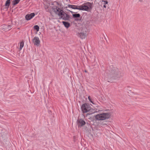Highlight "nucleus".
Instances as JSON below:
<instances>
[{"instance_id":"12","label":"nucleus","mask_w":150,"mask_h":150,"mask_svg":"<svg viewBox=\"0 0 150 150\" xmlns=\"http://www.w3.org/2000/svg\"><path fill=\"white\" fill-rule=\"evenodd\" d=\"M12 25H6L4 24L3 25V29L4 30H9L12 28Z\"/></svg>"},{"instance_id":"15","label":"nucleus","mask_w":150,"mask_h":150,"mask_svg":"<svg viewBox=\"0 0 150 150\" xmlns=\"http://www.w3.org/2000/svg\"><path fill=\"white\" fill-rule=\"evenodd\" d=\"M12 5L15 6L21 0H11Z\"/></svg>"},{"instance_id":"27","label":"nucleus","mask_w":150,"mask_h":150,"mask_svg":"<svg viewBox=\"0 0 150 150\" xmlns=\"http://www.w3.org/2000/svg\"><path fill=\"white\" fill-rule=\"evenodd\" d=\"M105 39L106 40V38H105Z\"/></svg>"},{"instance_id":"16","label":"nucleus","mask_w":150,"mask_h":150,"mask_svg":"<svg viewBox=\"0 0 150 150\" xmlns=\"http://www.w3.org/2000/svg\"><path fill=\"white\" fill-rule=\"evenodd\" d=\"M20 47L19 50H21L24 46V42L23 40L21 41L20 43Z\"/></svg>"},{"instance_id":"7","label":"nucleus","mask_w":150,"mask_h":150,"mask_svg":"<svg viewBox=\"0 0 150 150\" xmlns=\"http://www.w3.org/2000/svg\"><path fill=\"white\" fill-rule=\"evenodd\" d=\"M32 41L35 45L37 46H39L40 41L38 37L35 36L32 39Z\"/></svg>"},{"instance_id":"11","label":"nucleus","mask_w":150,"mask_h":150,"mask_svg":"<svg viewBox=\"0 0 150 150\" xmlns=\"http://www.w3.org/2000/svg\"><path fill=\"white\" fill-rule=\"evenodd\" d=\"M68 7L69 8H71L74 9H78L80 10V5L76 6L74 5L69 4L68 5Z\"/></svg>"},{"instance_id":"9","label":"nucleus","mask_w":150,"mask_h":150,"mask_svg":"<svg viewBox=\"0 0 150 150\" xmlns=\"http://www.w3.org/2000/svg\"><path fill=\"white\" fill-rule=\"evenodd\" d=\"M35 15L34 13H32L30 14H27L25 16V17L26 20L29 21L33 18Z\"/></svg>"},{"instance_id":"24","label":"nucleus","mask_w":150,"mask_h":150,"mask_svg":"<svg viewBox=\"0 0 150 150\" xmlns=\"http://www.w3.org/2000/svg\"><path fill=\"white\" fill-rule=\"evenodd\" d=\"M85 71L86 72H87V71L86 70H85Z\"/></svg>"},{"instance_id":"2","label":"nucleus","mask_w":150,"mask_h":150,"mask_svg":"<svg viewBox=\"0 0 150 150\" xmlns=\"http://www.w3.org/2000/svg\"><path fill=\"white\" fill-rule=\"evenodd\" d=\"M52 9L55 14L59 17V19L65 21H70V19L72 18L68 14L64 11L63 8H60L56 6H54L52 7Z\"/></svg>"},{"instance_id":"19","label":"nucleus","mask_w":150,"mask_h":150,"mask_svg":"<svg viewBox=\"0 0 150 150\" xmlns=\"http://www.w3.org/2000/svg\"><path fill=\"white\" fill-rule=\"evenodd\" d=\"M102 1V2H104V4H105V5H106L107 4L108 5V1H105V0H103Z\"/></svg>"},{"instance_id":"25","label":"nucleus","mask_w":150,"mask_h":150,"mask_svg":"<svg viewBox=\"0 0 150 150\" xmlns=\"http://www.w3.org/2000/svg\"><path fill=\"white\" fill-rule=\"evenodd\" d=\"M29 42H30V38H29Z\"/></svg>"},{"instance_id":"20","label":"nucleus","mask_w":150,"mask_h":150,"mask_svg":"<svg viewBox=\"0 0 150 150\" xmlns=\"http://www.w3.org/2000/svg\"><path fill=\"white\" fill-rule=\"evenodd\" d=\"M128 93L129 94H131V93H133V92L131 90H129V91L128 92Z\"/></svg>"},{"instance_id":"21","label":"nucleus","mask_w":150,"mask_h":150,"mask_svg":"<svg viewBox=\"0 0 150 150\" xmlns=\"http://www.w3.org/2000/svg\"><path fill=\"white\" fill-rule=\"evenodd\" d=\"M145 0H139V1L140 2H144L145 1Z\"/></svg>"},{"instance_id":"5","label":"nucleus","mask_w":150,"mask_h":150,"mask_svg":"<svg viewBox=\"0 0 150 150\" xmlns=\"http://www.w3.org/2000/svg\"><path fill=\"white\" fill-rule=\"evenodd\" d=\"M81 109L83 113H86L90 110L91 108L89 104H83L81 106Z\"/></svg>"},{"instance_id":"26","label":"nucleus","mask_w":150,"mask_h":150,"mask_svg":"<svg viewBox=\"0 0 150 150\" xmlns=\"http://www.w3.org/2000/svg\"><path fill=\"white\" fill-rule=\"evenodd\" d=\"M83 103H86V102H83Z\"/></svg>"},{"instance_id":"4","label":"nucleus","mask_w":150,"mask_h":150,"mask_svg":"<svg viewBox=\"0 0 150 150\" xmlns=\"http://www.w3.org/2000/svg\"><path fill=\"white\" fill-rule=\"evenodd\" d=\"M111 114L109 113H103L95 115V118L97 120H104L110 117Z\"/></svg>"},{"instance_id":"6","label":"nucleus","mask_w":150,"mask_h":150,"mask_svg":"<svg viewBox=\"0 0 150 150\" xmlns=\"http://www.w3.org/2000/svg\"><path fill=\"white\" fill-rule=\"evenodd\" d=\"M64 0H57V1H54L53 2L52 5H57L58 6H57L58 8H63V6L62 2H64Z\"/></svg>"},{"instance_id":"3","label":"nucleus","mask_w":150,"mask_h":150,"mask_svg":"<svg viewBox=\"0 0 150 150\" xmlns=\"http://www.w3.org/2000/svg\"><path fill=\"white\" fill-rule=\"evenodd\" d=\"M93 3L86 2L80 5V10L85 11L91 12L93 7Z\"/></svg>"},{"instance_id":"22","label":"nucleus","mask_w":150,"mask_h":150,"mask_svg":"<svg viewBox=\"0 0 150 150\" xmlns=\"http://www.w3.org/2000/svg\"><path fill=\"white\" fill-rule=\"evenodd\" d=\"M67 11H69L70 12H71V13H72V14H74V13H74V12H73V11H70V10H68V9H67Z\"/></svg>"},{"instance_id":"8","label":"nucleus","mask_w":150,"mask_h":150,"mask_svg":"<svg viewBox=\"0 0 150 150\" xmlns=\"http://www.w3.org/2000/svg\"><path fill=\"white\" fill-rule=\"evenodd\" d=\"M72 17L75 21H80L81 19V15L79 13H76L72 14Z\"/></svg>"},{"instance_id":"10","label":"nucleus","mask_w":150,"mask_h":150,"mask_svg":"<svg viewBox=\"0 0 150 150\" xmlns=\"http://www.w3.org/2000/svg\"><path fill=\"white\" fill-rule=\"evenodd\" d=\"M78 127H81L85 124V122L83 120L79 119L77 120Z\"/></svg>"},{"instance_id":"23","label":"nucleus","mask_w":150,"mask_h":150,"mask_svg":"<svg viewBox=\"0 0 150 150\" xmlns=\"http://www.w3.org/2000/svg\"><path fill=\"white\" fill-rule=\"evenodd\" d=\"M103 7L105 8H106V5H105V4H104V5H103Z\"/></svg>"},{"instance_id":"1","label":"nucleus","mask_w":150,"mask_h":150,"mask_svg":"<svg viewBox=\"0 0 150 150\" xmlns=\"http://www.w3.org/2000/svg\"><path fill=\"white\" fill-rule=\"evenodd\" d=\"M105 72V80L109 82L112 83L114 80L118 79L121 77V73L118 68L112 65L107 67Z\"/></svg>"},{"instance_id":"18","label":"nucleus","mask_w":150,"mask_h":150,"mask_svg":"<svg viewBox=\"0 0 150 150\" xmlns=\"http://www.w3.org/2000/svg\"><path fill=\"white\" fill-rule=\"evenodd\" d=\"M88 99H89V100L91 102V103H94L93 102V99H92L91 97L90 96H88Z\"/></svg>"},{"instance_id":"14","label":"nucleus","mask_w":150,"mask_h":150,"mask_svg":"<svg viewBox=\"0 0 150 150\" xmlns=\"http://www.w3.org/2000/svg\"><path fill=\"white\" fill-rule=\"evenodd\" d=\"M79 37L82 39H84L86 36V33H79Z\"/></svg>"},{"instance_id":"17","label":"nucleus","mask_w":150,"mask_h":150,"mask_svg":"<svg viewBox=\"0 0 150 150\" xmlns=\"http://www.w3.org/2000/svg\"><path fill=\"white\" fill-rule=\"evenodd\" d=\"M33 29L34 30H36V32H38L39 31V30L40 28L37 25H36L34 26Z\"/></svg>"},{"instance_id":"13","label":"nucleus","mask_w":150,"mask_h":150,"mask_svg":"<svg viewBox=\"0 0 150 150\" xmlns=\"http://www.w3.org/2000/svg\"><path fill=\"white\" fill-rule=\"evenodd\" d=\"M62 22L64 26L67 28H68L70 26V23L68 22L62 21Z\"/></svg>"}]
</instances>
